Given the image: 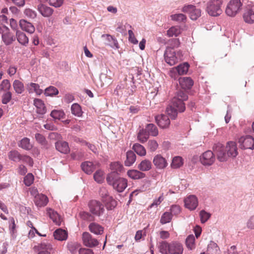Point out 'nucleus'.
I'll list each match as a JSON object with an SVG mask.
<instances>
[{
	"label": "nucleus",
	"instance_id": "052dcab7",
	"mask_svg": "<svg viewBox=\"0 0 254 254\" xmlns=\"http://www.w3.org/2000/svg\"><path fill=\"white\" fill-rule=\"evenodd\" d=\"M11 93L10 92H7L4 93L2 97V103L6 104L8 103L11 99Z\"/></svg>",
	"mask_w": 254,
	"mask_h": 254
},
{
	"label": "nucleus",
	"instance_id": "6ab92c4d",
	"mask_svg": "<svg viewBox=\"0 0 254 254\" xmlns=\"http://www.w3.org/2000/svg\"><path fill=\"white\" fill-rule=\"evenodd\" d=\"M153 163L155 166L159 169H164L168 165L166 160L161 155L155 156L153 160Z\"/></svg>",
	"mask_w": 254,
	"mask_h": 254
},
{
	"label": "nucleus",
	"instance_id": "7ed1b4c3",
	"mask_svg": "<svg viewBox=\"0 0 254 254\" xmlns=\"http://www.w3.org/2000/svg\"><path fill=\"white\" fill-rule=\"evenodd\" d=\"M158 247L162 254H183L184 251L183 245L177 241L170 243L162 241L159 243Z\"/></svg>",
	"mask_w": 254,
	"mask_h": 254
},
{
	"label": "nucleus",
	"instance_id": "ddd939ff",
	"mask_svg": "<svg viewBox=\"0 0 254 254\" xmlns=\"http://www.w3.org/2000/svg\"><path fill=\"white\" fill-rule=\"evenodd\" d=\"M243 18L246 23H254V5H248L246 7L243 14Z\"/></svg>",
	"mask_w": 254,
	"mask_h": 254
},
{
	"label": "nucleus",
	"instance_id": "cd10ccee",
	"mask_svg": "<svg viewBox=\"0 0 254 254\" xmlns=\"http://www.w3.org/2000/svg\"><path fill=\"white\" fill-rule=\"evenodd\" d=\"M16 36L17 41L20 44L25 46L27 45L29 42V39L25 33L20 31L17 30L16 32Z\"/></svg>",
	"mask_w": 254,
	"mask_h": 254
},
{
	"label": "nucleus",
	"instance_id": "0eeeda50",
	"mask_svg": "<svg viewBox=\"0 0 254 254\" xmlns=\"http://www.w3.org/2000/svg\"><path fill=\"white\" fill-rule=\"evenodd\" d=\"M90 212L93 215L100 216L105 212L104 205L100 201L92 200L88 204Z\"/></svg>",
	"mask_w": 254,
	"mask_h": 254
},
{
	"label": "nucleus",
	"instance_id": "338daca9",
	"mask_svg": "<svg viewBox=\"0 0 254 254\" xmlns=\"http://www.w3.org/2000/svg\"><path fill=\"white\" fill-rule=\"evenodd\" d=\"M17 71V67L15 65H11L7 70V74L10 76H13Z\"/></svg>",
	"mask_w": 254,
	"mask_h": 254
},
{
	"label": "nucleus",
	"instance_id": "a18cd8bd",
	"mask_svg": "<svg viewBox=\"0 0 254 254\" xmlns=\"http://www.w3.org/2000/svg\"><path fill=\"white\" fill-rule=\"evenodd\" d=\"M71 113L75 116L81 117L82 115L81 108L78 104L74 103L71 107Z\"/></svg>",
	"mask_w": 254,
	"mask_h": 254
},
{
	"label": "nucleus",
	"instance_id": "412c9836",
	"mask_svg": "<svg viewBox=\"0 0 254 254\" xmlns=\"http://www.w3.org/2000/svg\"><path fill=\"white\" fill-rule=\"evenodd\" d=\"M81 167L86 174H91L96 169V165L92 162L85 161L81 164Z\"/></svg>",
	"mask_w": 254,
	"mask_h": 254
},
{
	"label": "nucleus",
	"instance_id": "8fccbe9b",
	"mask_svg": "<svg viewBox=\"0 0 254 254\" xmlns=\"http://www.w3.org/2000/svg\"><path fill=\"white\" fill-rule=\"evenodd\" d=\"M104 173L103 171L99 170L94 174V179L98 183H102L104 180Z\"/></svg>",
	"mask_w": 254,
	"mask_h": 254
},
{
	"label": "nucleus",
	"instance_id": "49530a36",
	"mask_svg": "<svg viewBox=\"0 0 254 254\" xmlns=\"http://www.w3.org/2000/svg\"><path fill=\"white\" fill-rule=\"evenodd\" d=\"M19 146L25 150H30L32 147L30 139L27 137L23 138L20 142Z\"/></svg>",
	"mask_w": 254,
	"mask_h": 254
},
{
	"label": "nucleus",
	"instance_id": "423d86ee",
	"mask_svg": "<svg viewBox=\"0 0 254 254\" xmlns=\"http://www.w3.org/2000/svg\"><path fill=\"white\" fill-rule=\"evenodd\" d=\"M223 2V0H210L206 6V11L208 14L212 16L220 15L222 12L221 6Z\"/></svg>",
	"mask_w": 254,
	"mask_h": 254
},
{
	"label": "nucleus",
	"instance_id": "5701e85b",
	"mask_svg": "<svg viewBox=\"0 0 254 254\" xmlns=\"http://www.w3.org/2000/svg\"><path fill=\"white\" fill-rule=\"evenodd\" d=\"M127 175L132 180H138L145 177L144 173L135 169L128 170L127 172Z\"/></svg>",
	"mask_w": 254,
	"mask_h": 254
},
{
	"label": "nucleus",
	"instance_id": "473e14b6",
	"mask_svg": "<svg viewBox=\"0 0 254 254\" xmlns=\"http://www.w3.org/2000/svg\"><path fill=\"white\" fill-rule=\"evenodd\" d=\"M127 159L125 162L126 166H130L132 165L136 160V155L132 151L127 152Z\"/></svg>",
	"mask_w": 254,
	"mask_h": 254
},
{
	"label": "nucleus",
	"instance_id": "2f4dec72",
	"mask_svg": "<svg viewBox=\"0 0 254 254\" xmlns=\"http://www.w3.org/2000/svg\"><path fill=\"white\" fill-rule=\"evenodd\" d=\"M27 89L29 93L35 92L36 94L40 95L43 93V90L40 88L38 84L30 83L27 85Z\"/></svg>",
	"mask_w": 254,
	"mask_h": 254
},
{
	"label": "nucleus",
	"instance_id": "774afa93",
	"mask_svg": "<svg viewBox=\"0 0 254 254\" xmlns=\"http://www.w3.org/2000/svg\"><path fill=\"white\" fill-rule=\"evenodd\" d=\"M163 194L162 193L161 196H160L158 199H155L153 202L150 205V207H152L154 206H158L159 205L161 202L164 200Z\"/></svg>",
	"mask_w": 254,
	"mask_h": 254
},
{
	"label": "nucleus",
	"instance_id": "3c124183",
	"mask_svg": "<svg viewBox=\"0 0 254 254\" xmlns=\"http://www.w3.org/2000/svg\"><path fill=\"white\" fill-rule=\"evenodd\" d=\"M172 218V215L169 212H165L163 214L160 219V223L164 224L171 221Z\"/></svg>",
	"mask_w": 254,
	"mask_h": 254
},
{
	"label": "nucleus",
	"instance_id": "680f3d73",
	"mask_svg": "<svg viewBox=\"0 0 254 254\" xmlns=\"http://www.w3.org/2000/svg\"><path fill=\"white\" fill-rule=\"evenodd\" d=\"M200 216L201 222L202 223H205L210 217V214L204 210H201L200 212Z\"/></svg>",
	"mask_w": 254,
	"mask_h": 254
},
{
	"label": "nucleus",
	"instance_id": "2eb2a0df",
	"mask_svg": "<svg viewBox=\"0 0 254 254\" xmlns=\"http://www.w3.org/2000/svg\"><path fill=\"white\" fill-rule=\"evenodd\" d=\"M38 251V254H51L53 251L52 245L48 242H42L35 247Z\"/></svg>",
	"mask_w": 254,
	"mask_h": 254
},
{
	"label": "nucleus",
	"instance_id": "9d476101",
	"mask_svg": "<svg viewBox=\"0 0 254 254\" xmlns=\"http://www.w3.org/2000/svg\"><path fill=\"white\" fill-rule=\"evenodd\" d=\"M182 11L189 14L190 18L192 20H196L201 15V10L196 8L193 5H185L183 7Z\"/></svg>",
	"mask_w": 254,
	"mask_h": 254
},
{
	"label": "nucleus",
	"instance_id": "c03bdc74",
	"mask_svg": "<svg viewBox=\"0 0 254 254\" xmlns=\"http://www.w3.org/2000/svg\"><path fill=\"white\" fill-rule=\"evenodd\" d=\"M187 247L190 250H193L195 248V238L193 235L188 236L186 240Z\"/></svg>",
	"mask_w": 254,
	"mask_h": 254
},
{
	"label": "nucleus",
	"instance_id": "e433bc0d",
	"mask_svg": "<svg viewBox=\"0 0 254 254\" xmlns=\"http://www.w3.org/2000/svg\"><path fill=\"white\" fill-rule=\"evenodd\" d=\"M104 201L107 209L112 210L117 206V202L111 196L107 195Z\"/></svg>",
	"mask_w": 254,
	"mask_h": 254
},
{
	"label": "nucleus",
	"instance_id": "9b49d317",
	"mask_svg": "<svg viewBox=\"0 0 254 254\" xmlns=\"http://www.w3.org/2000/svg\"><path fill=\"white\" fill-rule=\"evenodd\" d=\"M82 240L84 245L89 248L95 247L99 244V241L88 232H84L82 234Z\"/></svg>",
	"mask_w": 254,
	"mask_h": 254
},
{
	"label": "nucleus",
	"instance_id": "a878e982",
	"mask_svg": "<svg viewBox=\"0 0 254 254\" xmlns=\"http://www.w3.org/2000/svg\"><path fill=\"white\" fill-rule=\"evenodd\" d=\"M57 150L64 154H67L69 152V148L68 143L65 141H59L55 144Z\"/></svg>",
	"mask_w": 254,
	"mask_h": 254
},
{
	"label": "nucleus",
	"instance_id": "393cba45",
	"mask_svg": "<svg viewBox=\"0 0 254 254\" xmlns=\"http://www.w3.org/2000/svg\"><path fill=\"white\" fill-rule=\"evenodd\" d=\"M34 105L37 109L38 114L43 115L46 112V108L43 101L40 99H35L34 100Z\"/></svg>",
	"mask_w": 254,
	"mask_h": 254
},
{
	"label": "nucleus",
	"instance_id": "13d9d810",
	"mask_svg": "<svg viewBox=\"0 0 254 254\" xmlns=\"http://www.w3.org/2000/svg\"><path fill=\"white\" fill-rule=\"evenodd\" d=\"M158 144L155 140H150L148 142V148L151 152L155 151L158 148Z\"/></svg>",
	"mask_w": 254,
	"mask_h": 254
},
{
	"label": "nucleus",
	"instance_id": "6e6d98bb",
	"mask_svg": "<svg viewBox=\"0 0 254 254\" xmlns=\"http://www.w3.org/2000/svg\"><path fill=\"white\" fill-rule=\"evenodd\" d=\"M34 177L31 173H28L24 178V183L27 186H30L34 182Z\"/></svg>",
	"mask_w": 254,
	"mask_h": 254
},
{
	"label": "nucleus",
	"instance_id": "37998d69",
	"mask_svg": "<svg viewBox=\"0 0 254 254\" xmlns=\"http://www.w3.org/2000/svg\"><path fill=\"white\" fill-rule=\"evenodd\" d=\"M149 138V134L146 130L140 129L137 134V139L141 143L146 142Z\"/></svg>",
	"mask_w": 254,
	"mask_h": 254
},
{
	"label": "nucleus",
	"instance_id": "79ce46f5",
	"mask_svg": "<svg viewBox=\"0 0 254 254\" xmlns=\"http://www.w3.org/2000/svg\"><path fill=\"white\" fill-rule=\"evenodd\" d=\"M22 156H23L21 155L16 150H12L8 153L9 159L15 162H18L21 160Z\"/></svg>",
	"mask_w": 254,
	"mask_h": 254
},
{
	"label": "nucleus",
	"instance_id": "b1692460",
	"mask_svg": "<svg viewBox=\"0 0 254 254\" xmlns=\"http://www.w3.org/2000/svg\"><path fill=\"white\" fill-rule=\"evenodd\" d=\"M88 228L89 231L95 235H102L104 232V228L95 222L90 223Z\"/></svg>",
	"mask_w": 254,
	"mask_h": 254
},
{
	"label": "nucleus",
	"instance_id": "20e7f679",
	"mask_svg": "<svg viewBox=\"0 0 254 254\" xmlns=\"http://www.w3.org/2000/svg\"><path fill=\"white\" fill-rule=\"evenodd\" d=\"M108 184L119 192H123L127 186V181L124 178L118 177L114 173H110L106 178Z\"/></svg>",
	"mask_w": 254,
	"mask_h": 254
},
{
	"label": "nucleus",
	"instance_id": "09e8293b",
	"mask_svg": "<svg viewBox=\"0 0 254 254\" xmlns=\"http://www.w3.org/2000/svg\"><path fill=\"white\" fill-rule=\"evenodd\" d=\"M181 33V30L179 27L173 26L167 31V35L171 37L177 36Z\"/></svg>",
	"mask_w": 254,
	"mask_h": 254
},
{
	"label": "nucleus",
	"instance_id": "5fc2aeb1",
	"mask_svg": "<svg viewBox=\"0 0 254 254\" xmlns=\"http://www.w3.org/2000/svg\"><path fill=\"white\" fill-rule=\"evenodd\" d=\"M11 87V84L8 79L3 80L0 84V90L6 91H8Z\"/></svg>",
	"mask_w": 254,
	"mask_h": 254
},
{
	"label": "nucleus",
	"instance_id": "4d7b16f0",
	"mask_svg": "<svg viewBox=\"0 0 254 254\" xmlns=\"http://www.w3.org/2000/svg\"><path fill=\"white\" fill-rule=\"evenodd\" d=\"M24 14L30 18H35L37 16V13L35 11L30 8H26L24 11Z\"/></svg>",
	"mask_w": 254,
	"mask_h": 254
},
{
	"label": "nucleus",
	"instance_id": "bb28decb",
	"mask_svg": "<svg viewBox=\"0 0 254 254\" xmlns=\"http://www.w3.org/2000/svg\"><path fill=\"white\" fill-rule=\"evenodd\" d=\"M35 204L38 207L45 206L48 202V198L45 195L40 194L34 200Z\"/></svg>",
	"mask_w": 254,
	"mask_h": 254
},
{
	"label": "nucleus",
	"instance_id": "f8f14e48",
	"mask_svg": "<svg viewBox=\"0 0 254 254\" xmlns=\"http://www.w3.org/2000/svg\"><path fill=\"white\" fill-rule=\"evenodd\" d=\"M165 62L169 65H173L177 63V58L174 50L171 48H167L164 53Z\"/></svg>",
	"mask_w": 254,
	"mask_h": 254
},
{
	"label": "nucleus",
	"instance_id": "4c0bfd02",
	"mask_svg": "<svg viewBox=\"0 0 254 254\" xmlns=\"http://www.w3.org/2000/svg\"><path fill=\"white\" fill-rule=\"evenodd\" d=\"M132 149L138 155L140 156H144L146 154L145 148L139 143H135L132 147Z\"/></svg>",
	"mask_w": 254,
	"mask_h": 254
},
{
	"label": "nucleus",
	"instance_id": "4468645a",
	"mask_svg": "<svg viewBox=\"0 0 254 254\" xmlns=\"http://www.w3.org/2000/svg\"><path fill=\"white\" fill-rule=\"evenodd\" d=\"M241 147L245 149H254V138L250 135L242 136L239 140Z\"/></svg>",
	"mask_w": 254,
	"mask_h": 254
},
{
	"label": "nucleus",
	"instance_id": "864d4df0",
	"mask_svg": "<svg viewBox=\"0 0 254 254\" xmlns=\"http://www.w3.org/2000/svg\"><path fill=\"white\" fill-rule=\"evenodd\" d=\"M59 93L58 90L54 86H50L45 90V94L46 96H53L57 95Z\"/></svg>",
	"mask_w": 254,
	"mask_h": 254
},
{
	"label": "nucleus",
	"instance_id": "6e6552de",
	"mask_svg": "<svg viewBox=\"0 0 254 254\" xmlns=\"http://www.w3.org/2000/svg\"><path fill=\"white\" fill-rule=\"evenodd\" d=\"M0 33H1L2 41L7 46L11 44L15 40L14 34L5 26L0 27Z\"/></svg>",
	"mask_w": 254,
	"mask_h": 254
},
{
	"label": "nucleus",
	"instance_id": "7c9ffc66",
	"mask_svg": "<svg viewBox=\"0 0 254 254\" xmlns=\"http://www.w3.org/2000/svg\"><path fill=\"white\" fill-rule=\"evenodd\" d=\"M152 163L147 159L143 160L138 165V169L141 171H148L151 169Z\"/></svg>",
	"mask_w": 254,
	"mask_h": 254
},
{
	"label": "nucleus",
	"instance_id": "4be33fe9",
	"mask_svg": "<svg viewBox=\"0 0 254 254\" xmlns=\"http://www.w3.org/2000/svg\"><path fill=\"white\" fill-rule=\"evenodd\" d=\"M179 83L183 89H189L193 84V81L189 77H184L179 78Z\"/></svg>",
	"mask_w": 254,
	"mask_h": 254
},
{
	"label": "nucleus",
	"instance_id": "ea45409f",
	"mask_svg": "<svg viewBox=\"0 0 254 254\" xmlns=\"http://www.w3.org/2000/svg\"><path fill=\"white\" fill-rule=\"evenodd\" d=\"M102 37H106L107 40L108 41V44L112 47L119 48L118 42L114 37L109 34H103L102 36Z\"/></svg>",
	"mask_w": 254,
	"mask_h": 254
},
{
	"label": "nucleus",
	"instance_id": "c756f323",
	"mask_svg": "<svg viewBox=\"0 0 254 254\" xmlns=\"http://www.w3.org/2000/svg\"><path fill=\"white\" fill-rule=\"evenodd\" d=\"M111 173H114L117 175L124 171L123 166L119 162H114L110 165Z\"/></svg>",
	"mask_w": 254,
	"mask_h": 254
},
{
	"label": "nucleus",
	"instance_id": "603ef678",
	"mask_svg": "<svg viewBox=\"0 0 254 254\" xmlns=\"http://www.w3.org/2000/svg\"><path fill=\"white\" fill-rule=\"evenodd\" d=\"M171 19L177 21L178 22H181L185 21L187 17L185 15L182 13L174 14L171 16Z\"/></svg>",
	"mask_w": 254,
	"mask_h": 254
},
{
	"label": "nucleus",
	"instance_id": "dca6fc26",
	"mask_svg": "<svg viewBox=\"0 0 254 254\" xmlns=\"http://www.w3.org/2000/svg\"><path fill=\"white\" fill-rule=\"evenodd\" d=\"M186 207L190 210H194L198 205L197 197L194 195H190L185 199Z\"/></svg>",
	"mask_w": 254,
	"mask_h": 254
},
{
	"label": "nucleus",
	"instance_id": "1a4fd4ad",
	"mask_svg": "<svg viewBox=\"0 0 254 254\" xmlns=\"http://www.w3.org/2000/svg\"><path fill=\"white\" fill-rule=\"evenodd\" d=\"M199 160L204 166H210L214 163L215 157L212 151L207 150L200 156Z\"/></svg>",
	"mask_w": 254,
	"mask_h": 254
},
{
	"label": "nucleus",
	"instance_id": "f257e3e1",
	"mask_svg": "<svg viewBox=\"0 0 254 254\" xmlns=\"http://www.w3.org/2000/svg\"><path fill=\"white\" fill-rule=\"evenodd\" d=\"M188 99V95L184 91H179L172 99L171 103L166 108V112L172 119H175L178 112H183L186 109L184 101Z\"/></svg>",
	"mask_w": 254,
	"mask_h": 254
},
{
	"label": "nucleus",
	"instance_id": "c85d7f7f",
	"mask_svg": "<svg viewBox=\"0 0 254 254\" xmlns=\"http://www.w3.org/2000/svg\"><path fill=\"white\" fill-rule=\"evenodd\" d=\"M55 239L59 241L65 240L67 238V233L66 231L62 229L56 230L54 233Z\"/></svg>",
	"mask_w": 254,
	"mask_h": 254
},
{
	"label": "nucleus",
	"instance_id": "de8ad7c7",
	"mask_svg": "<svg viewBox=\"0 0 254 254\" xmlns=\"http://www.w3.org/2000/svg\"><path fill=\"white\" fill-rule=\"evenodd\" d=\"M51 116L55 119L61 120L65 117V114L62 110H54L51 113Z\"/></svg>",
	"mask_w": 254,
	"mask_h": 254
},
{
	"label": "nucleus",
	"instance_id": "bf43d9fd",
	"mask_svg": "<svg viewBox=\"0 0 254 254\" xmlns=\"http://www.w3.org/2000/svg\"><path fill=\"white\" fill-rule=\"evenodd\" d=\"M35 137L36 141L41 145H45L46 144V139L42 134L40 133H36L35 135Z\"/></svg>",
	"mask_w": 254,
	"mask_h": 254
},
{
	"label": "nucleus",
	"instance_id": "aec40b11",
	"mask_svg": "<svg viewBox=\"0 0 254 254\" xmlns=\"http://www.w3.org/2000/svg\"><path fill=\"white\" fill-rule=\"evenodd\" d=\"M19 26L21 29L30 34H32L35 31V27L33 24L24 19H21L19 21Z\"/></svg>",
	"mask_w": 254,
	"mask_h": 254
},
{
	"label": "nucleus",
	"instance_id": "e2e57ef3",
	"mask_svg": "<svg viewBox=\"0 0 254 254\" xmlns=\"http://www.w3.org/2000/svg\"><path fill=\"white\" fill-rule=\"evenodd\" d=\"M128 33L129 35L128 40L129 42L133 44H137L138 43V41L136 39L134 36V33L132 30H129L128 31Z\"/></svg>",
	"mask_w": 254,
	"mask_h": 254
},
{
	"label": "nucleus",
	"instance_id": "f704fd0d",
	"mask_svg": "<svg viewBox=\"0 0 254 254\" xmlns=\"http://www.w3.org/2000/svg\"><path fill=\"white\" fill-rule=\"evenodd\" d=\"M12 86L14 91L17 94H21L24 91V84L19 80H14Z\"/></svg>",
	"mask_w": 254,
	"mask_h": 254
},
{
	"label": "nucleus",
	"instance_id": "58836bf2",
	"mask_svg": "<svg viewBox=\"0 0 254 254\" xmlns=\"http://www.w3.org/2000/svg\"><path fill=\"white\" fill-rule=\"evenodd\" d=\"M189 66L190 65L187 63H185L175 67V68L177 70L178 74L181 75L187 73Z\"/></svg>",
	"mask_w": 254,
	"mask_h": 254
},
{
	"label": "nucleus",
	"instance_id": "a211bd4d",
	"mask_svg": "<svg viewBox=\"0 0 254 254\" xmlns=\"http://www.w3.org/2000/svg\"><path fill=\"white\" fill-rule=\"evenodd\" d=\"M37 10L43 16L45 17L51 16L54 12L52 8L43 3H39L37 5Z\"/></svg>",
	"mask_w": 254,
	"mask_h": 254
},
{
	"label": "nucleus",
	"instance_id": "a19ab883",
	"mask_svg": "<svg viewBox=\"0 0 254 254\" xmlns=\"http://www.w3.org/2000/svg\"><path fill=\"white\" fill-rule=\"evenodd\" d=\"M183 165V160L181 157L176 156L172 160L171 166L173 169H178Z\"/></svg>",
	"mask_w": 254,
	"mask_h": 254
},
{
	"label": "nucleus",
	"instance_id": "f3484780",
	"mask_svg": "<svg viewBox=\"0 0 254 254\" xmlns=\"http://www.w3.org/2000/svg\"><path fill=\"white\" fill-rule=\"evenodd\" d=\"M155 120L158 125L162 128L168 127L170 124L169 118L167 116L164 115L156 116Z\"/></svg>",
	"mask_w": 254,
	"mask_h": 254
},
{
	"label": "nucleus",
	"instance_id": "39448f33",
	"mask_svg": "<svg viewBox=\"0 0 254 254\" xmlns=\"http://www.w3.org/2000/svg\"><path fill=\"white\" fill-rule=\"evenodd\" d=\"M243 3L241 0H230L225 8V13L229 17H234L242 9Z\"/></svg>",
	"mask_w": 254,
	"mask_h": 254
},
{
	"label": "nucleus",
	"instance_id": "0e129e2a",
	"mask_svg": "<svg viewBox=\"0 0 254 254\" xmlns=\"http://www.w3.org/2000/svg\"><path fill=\"white\" fill-rule=\"evenodd\" d=\"M64 0H49V4L55 7H60L63 3Z\"/></svg>",
	"mask_w": 254,
	"mask_h": 254
},
{
	"label": "nucleus",
	"instance_id": "72a5a7b5",
	"mask_svg": "<svg viewBox=\"0 0 254 254\" xmlns=\"http://www.w3.org/2000/svg\"><path fill=\"white\" fill-rule=\"evenodd\" d=\"M145 130L147 133L153 136H156L158 134V130L157 127L153 124H149L146 126Z\"/></svg>",
	"mask_w": 254,
	"mask_h": 254
},
{
	"label": "nucleus",
	"instance_id": "f03ea898",
	"mask_svg": "<svg viewBox=\"0 0 254 254\" xmlns=\"http://www.w3.org/2000/svg\"><path fill=\"white\" fill-rule=\"evenodd\" d=\"M213 150L220 162L226 161L229 157H235L238 154L237 144L234 141L228 142L225 147L218 143L214 146Z\"/></svg>",
	"mask_w": 254,
	"mask_h": 254
},
{
	"label": "nucleus",
	"instance_id": "69168bd1",
	"mask_svg": "<svg viewBox=\"0 0 254 254\" xmlns=\"http://www.w3.org/2000/svg\"><path fill=\"white\" fill-rule=\"evenodd\" d=\"M170 210H171V212H170L171 215H178V214H179L181 212V209H180V207L178 205H173L171 209H170Z\"/></svg>",
	"mask_w": 254,
	"mask_h": 254
},
{
	"label": "nucleus",
	"instance_id": "c9c22d12",
	"mask_svg": "<svg viewBox=\"0 0 254 254\" xmlns=\"http://www.w3.org/2000/svg\"><path fill=\"white\" fill-rule=\"evenodd\" d=\"M49 214L50 218L57 225H60L62 222V219L60 215L53 210H50Z\"/></svg>",
	"mask_w": 254,
	"mask_h": 254
}]
</instances>
